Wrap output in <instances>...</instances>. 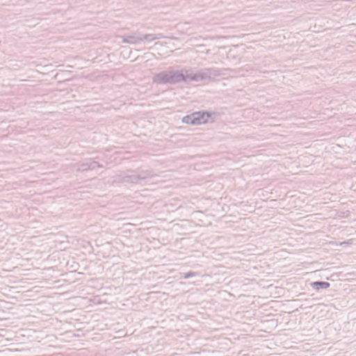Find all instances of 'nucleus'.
Listing matches in <instances>:
<instances>
[{
  "label": "nucleus",
  "instance_id": "nucleus-2",
  "mask_svg": "<svg viewBox=\"0 0 356 356\" xmlns=\"http://www.w3.org/2000/svg\"><path fill=\"white\" fill-rule=\"evenodd\" d=\"M325 339L324 332L321 331L318 328H313V341L320 343Z\"/></svg>",
  "mask_w": 356,
  "mask_h": 356
},
{
  "label": "nucleus",
  "instance_id": "nucleus-6",
  "mask_svg": "<svg viewBox=\"0 0 356 356\" xmlns=\"http://www.w3.org/2000/svg\"><path fill=\"white\" fill-rule=\"evenodd\" d=\"M227 295L229 296H232V294L230 293H227Z\"/></svg>",
  "mask_w": 356,
  "mask_h": 356
},
{
  "label": "nucleus",
  "instance_id": "nucleus-4",
  "mask_svg": "<svg viewBox=\"0 0 356 356\" xmlns=\"http://www.w3.org/2000/svg\"><path fill=\"white\" fill-rule=\"evenodd\" d=\"M94 303H96V304H100L103 302H106V300H100L99 298H95L94 300H92Z\"/></svg>",
  "mask_w": 356,
  "mask_h": 356
},
{
  "label": "nucleus",
  "instance_id": "nucleus-3",
  "mask_svg": "<svg viewBox=\"0 0 356 356\" xmlns=\"http://www.w3.org/2000/svg\"><path fill=\"white\" fill-rule=\"evenodd\" d=\"M327 306L324 304H313V312L316 313L317 312H320L321 313L327 312V310H326Z\"/></svg>",
  "mask_w": 356,
  "mask_h": 356
},
{
  "label": "nucleus",
  "instance_id": "nucleus-1",
  "mask_svg": "<svg viewBox=\"0 0 356 356\" xmlns=\"http://www.w3.org/2000/svg\"><path fill=\"white\" fill-rule=\"evenodd\" d=\"M209 117V115L208 113L196 112L184 117L183 118V122L191 124H200L206 123Z\"/></svg>",
  "mask_w": 356,
  "mask_h": 356
},
{
  "label": "nucleus",
  "instance_id": "nucleus-5",
  "mask_svg": "<svg viewBox=\"0 0 356 356\" xmlns=\"http://www.w3.org/2000/svg\"><path fill=\"white\" fill-rule=\"evenodd\" d=\"M315 286H318V285H321L322 287H324V288H327L329 287V284L328 283H318V282H316L314 284Z\"/></svg>",
  "mask_w": 356,
  "mask_h": 356
}]
</instances>
